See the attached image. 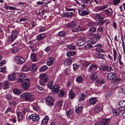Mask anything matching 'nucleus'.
<instances>
[{
    "instance_id": "44",
    "label": "nucleus",
    "mask_w": 125,
    "mask_h": 125,
    "mask_svg": "<svg viewBox=\"0 0 125 125\" xmlns=\"http://www.w3.org/2000/svg\"><path fill=\"white\" fill-rule=\"evenodd\" d=\"M70 12H65L62 14V16L63 17H70Z\"/></svg>"
},
{
    "instance_id": "61",
    "label": "nucleus",
    "mask_w": 125,
    "mask_h": 125,
    "mask_svg": "<svg viewBox=\"0 0 125 125\" xmlns=\"http://www.w3.org/2000/svg\"><path fill=\"white\" fill-rule=\"evenodd\" d=\"M103 30V28L101 26H100L98 28L97 31H98L102 33Z\"/></svg>"
},
{
    "instance_id": "34",
    "label": "nucleus",
    "mask_w": 125,
    "mask_h": 125,
    "mask_svg": "<svg viewBox=\"0 0 125 125\" xmlns=\"http://www.w3.org/2000/svg\"><path fill=\"white\" fill-rule=\"evenodd\" d=\"M83 108L82 106H78L76 109L75 111L77 114H80L82 112Z\"/></svg>"
},
{
    "instance_id": "42",
    "label": "nucleus",
    "mask_w": 125,
    "mask_h": 125,
    "mask_svg": "<svg viewBox=\"0 0 125 125\" xmlns=\"http://www.w3.org/2000/svg\"><path fill=\"white\" fill-rule=\"evenodd\" d=\"M118 105L120 106L125 107V100H121L118 103Z\"/></svg>"
},
{
    "instance_id": "15",
    "label": "nucleus",
    "mask_w": 125,
    "mask_h": 125,
    "mask_svg": "<svg viewBox=\"0 0 125 125\" xmlns=\"http://www.w3.org/2000/svg\"><path fill=\"white\" fill-rule=\"evenodd\" d=\"M30 59L33 62H36L37 61L36 54L34 53H31V54Z\"/></svg>"
},
{
    "instance_id": "5",
    "label": "nucleus",
    "mask_w": 125,
    "mask_h": 125,
    "mask_svg": "<svg viewBox=\"0 0 125 125\" xmlns=\"http://www.w3.org/2000/svg\"><path fill=\"white\" fill-rule=\"evenodd\" d=\"M14 61L17 64H21L25 62V60L20 56H17L15 57Z\"/></svg>"
},
{
    "instance_id": "21",
    "label": "nucleus",
    "mask_w": 125,
    "mask_h": 125,
    "mask_svg": "<svg viewBox=\"0 0 125 125\" xmlns=\"http://www.w3.org/2000/svg\"><path fill=\"white\" fill-rule=\"evenodd\" d=\"M116 76V75L114 73H109L107 76V78L108 79L111 80L114 79Z\"/></svg>"
},
{
    "instance_id": "48",
    "label": "nucleus",
    "mask_w": 125,
    "mask_h": 125,
    "mask_svg": "<svg viewBox=\"0 0 125 125\" xmlns=\"http://www.w3.org/2000/svg\"><path fill=\"white\" fill-rule=\"evenodd\" d=\"M33 108L34 110L36 111H37L39 109V108L37 104H33Z\"/></svg>"
},
{
    "instance_id": "20",
    "label": "nucleus",
    "mask_w": 125,
    "mask_h": 125,
    "mask_svg": "<svg viewBox=\"0 0 125 125\" xmlns=\"http://www.w3.org/2000/svg\"><path fill=\"white\" fill-rule=\"evenodd\" d=\"M24 73H21L19 74L18 76V81L19 82H21L24 80L23 78L25 77Z\"/></svg>"
},
{
    "instance_id": "4",
    "label": "nucleus",
    "mask_w": 125,
    "mask_h": 125,
    "mask_svg": "<svg viewBox=\"0 0 125 125\" xmlns=\"http://www.w3.org/2000/svg\"><path fill=\"white\" fill-rule=\"evenodd\" d=\"M18 35V32L15 30L12 31V34L8 37V40L10 42H13L17 38Z\"/></svg>"
},
{
    "instance_id": "18",
    "label": "nucleus",
    "mask_w": 125,
    "mask_h": 125,
    "mask_svg": "<svg viewBox=\"0 0 125 125\" xmlns=\"http://www.w3.org/2000/svg\"><path fill=\"white\" fill-rule=\"evenodd\" d=\"M16 75L15 73H13L10 74L8 77L9 80L10 81H13L16 79Z\"/></svg>"
},
{
    "instance_id": "29",
    "label": "nucleus",
    "mask_w": 125,
    "mask_h": 125,
    "mask_svg": "<svg viewBox=\"0 0 125 125\" xmlns=\"http://www.w3.org/2000/svg\"><path fill=\"white\" fill-rule=\"evenodd\" d=\"M101 111H102V108H100L99 106L97 105L95 106L94 110V112L97 113Z\"/></svg>"
},
{
    "instance_id": "38",
    "label": "nucleus",
    "mask_w": 125,
    "mask_h": 125,
    "mask_svg": "<svg viewBox=\"0 0 125 125\" xmlns=\"http://www.w3.org/2000/svg\"><path fill=\"white\" fill-rule=\"evenodd\" d=\"M19 49L16 46L13 47L11 49V52L13 53H16L19 51Z\"/></svg>"
},
{
    "instance_id": "55",
    "label": "nucleus",
    "mask_w": 125,
    "mask_h": 125,
    "mask_svg": "<svg viewBox=\"0 0 125 125\" xmlns=\"http://www.w3.org/2000/svg\"><path fill=\"white\" fill-rule=\"evenodd\" d=\"M6 67H0V72L1 73L5 72L6 70Z\"/></svg>"
},
{
    "instance_id": "6",
    "label": "nucleus",
    "mask_w": 125,
    "mask_h": 125,
    "mask_svg": "<svg viewBox=\"0 0 125 125\" xmlns=\"http://www.w3.org/2000/svg\"><path fill=\"white\" fill-rule=\"evenodd\" d=\"M54 99L51 96H49L46 97V103L47 105L51 106L54 104Z\"/></svg>"
},
{
    "instance_id": "59",
    "label": "nucleus",
    "mask_w": 125,
    "mask_h": 125,
    "mask_svg": "<svg viewBox=\"0 0 125 125\" xmlns=\"http://www.w3.org/2000/svg\"><path fill=\"white\" fill-rule=\"evenodd\" d=\"M117 110L118 111H124L125 110V107H121L117 108Z\"/></svg>"
},
{
    "instance_id": "11",
    "label": "nucleus",
    "mask_w": 125,
    "mask_h": 125,
    "mask_svg": "<svg viewBox=\"0 0 125 125\" xmlns=\"http://www.w3.org/2000/svg\"><path fill=\"white\" fill-rule=\"evenodd\" d=\"M97 67V66L96 65L91 64L90 65L88 69V72L91 73L93 71L96 70Z\"/></svg>"
},
{
    "instance_id": "63",
    "label": "nucleus",
    "mask_w": 125,
    "mask_h": 125,
    "mask_svg": "<svg viewBox=\"0 0 125 125\" xmlns=\"http://www.w3.org/2000/svg\"><path fill=\"white\" fill-rule=\"evenodd\" d=\"M12 110L11 108L10 107H8L6 110L5 113L7 114L9 112H12Z\"/></svg>"
},
{
    "instance_id": "16",
    "label": "nucleus",
    "mask_w": 125,
    "mask_h": 125,
    "mask_svg": "<svg viewBox=\"0 0 125 125\" xmlns=\"http://www.w3.org/2000/svg\"><path fill=\"white\" fill-rule=\"evenodd\" d=\"M54 61V59L53 57H50L48 59L47 62V65L48 66H50L52 65Z\"/></svg>"
},
{
    "instance_id": "2",
    "label": "nucleus",
    "mask_w": 125,
    "mask_h": 125,
    "mask_svg": "<svg viewBox=\"0 0 125 125\" xmlns=\"http://www.w3.org/2000/svg\"><path fill=\"white\" fill-rule=\"evenodd\" d=\"M30 81L28 78L24 79V80L22 82V88L24 90L28 89L30 87Z\"/></svg>"
},
{
    "instance_id": "32",
    "label": "nucleus",
    "mask_w": 125,
    "mask_h": 125,
    "mask_svg": "<svg viewBox=\"0 0 125 125\" xmlns=\"http://www.w3.org/2000/svg\"><path fill=\"white\" fill-rule=\"evenodd\" d=\"M76 80L78 83H81L83 81V79L81 76H79L77 77Z\"/></svg>"
},
{
    "instance_id": "47",
    "label": "nucleus",
    "mask_w": 125,
    "mask_h": 125,
    "mask_svg": "<svg viewBox=\"0 0 125 125\" xmlns=\"http://www.w3.org/2000/svg\"><path fill=\"white\" fill-rule=\"evenodd\" d=\"M77 24V23L75 20L72 21L71 22V28L72 27H75Z\"/></svg>"
},
{
    "instance_id": "28",
    "label": "nucleus",
    "mask_w": 125,
    "mask_h": 125,
    "mask_svg": "<svg viewBox=\"0 0 125 125\" xmlns=\"http://www.w3.org/2000/svg\"><path fill=\"white\" fill-rule=\"evenodd\" d=\"M17 118L18 122L22 120L23 118V115L21 113L18 112L17 113Z\"/></svg>"
},
{
    "instance_id": "22",
    "label": "nucleus",
    "mask_w": 125,
    "mask_h": 125,
    "mask_svg": "<svg viewBox=\"0 0 125 125\" xmlns=\"http://www.w3.org/2000/svg\"><path fill=\"white\" fill-rule=\"evenodd\" d=\"M104 13L107 15H111L113 13L112 10L110 8L107 9L104 11Z\"/></svg>"
},
{
    "instance_id": "39",
    "label": "nucleus",
    "mask_w": 125,
    "mask_h": 125,
    "mask_svg": "<svg viewBox=\"0 0 125 125\" xmlns=\"http://www.w3.org/2000/svg\"><path fill=\"white\" fill-rule=\"evenodd\" d=\"M97 57L98 58L102 59L103 60L106 61V59H105V57L103 54L101 53H98L97 54Z\"/></svg>"
},
{
    "instance_id": "57",
    "label": "nucleus",
    "mask_w": 125,
    "mask_h": 125,
    "mask_svg": "<svg viewBox=\"0 0 125 125\" xmlns=\"http://www.w3.org/2000/svg\"><path fill=\"white\" fill-rule=\"evenodd\" d=\"M65 32L63 31L60 32L58 33V35L62 37L65 36Z\"/></svg>"
},
{
    "instance_id": "24",
    "label": "nucleus",
    "mask_w": 125,
    "mask_h": 125,
    "mask_svg": "<svg viewBox=\"0 0 125 125\" xmlns=\"http://www.w3.org/2000/svg\"><path fill=\"white\" fill-rule=\"evenodd\" d=\"M67 56L69 57L68 59H66V63H67L66 65H68L70 64V51H69L68 52H67L66 54Z\"/></svg>"
},
{
    "instance_id": "64",
    "label": "nucleus",
    "mask_w": 125,
    "mask_h": 125,
    "mask_svg": "<svg viewBox=\"0 0 125 125\" xmlns=\"http://www.w3.org/2000/svg\"><path fill=\"white\" fill-rule=\"evenodd\" d=\"M113 112L114 115H118L119 113L117 112V111L116 110H114L113 111Z\"/></svg>"
},
{
    "instance_id": "31",
    "label": "nucleus",
    "mask_w": 125,
    "mask_h": 125,
    "mask_svg": "<svg viewBox=\"0 0 125 125\" xmlns=\"http://www.w3.org/2000/svg\"><path fill=\"white\" fill-rule=\"evenodd\" d=\"M95 18L96 21H101L104 19V18L102 17L99 13L96 14L95 16Z\"/></svg>"
},
{
    "instance_id": "23",
    "label": "nucleus",
    "mask_w": 125,
    "mask_h": 125,
    "mask_svg": "<svg viewBox=\"0 0 125 125\" xmlns=\"http://www.w3.org/2000/svg\"><path fill=\"white\" fill-rule=\"evenodd\" d=\"M2 83V85L3 89L5 90L8 89L9 86V83L6 81L3 82Z\"/></svg>"
},
{
    "instance_id": "43",
    "label": "nucleus",
    "mask_w": 125,
    "mask_h": 125,
    "mask_svg": "<svg viewBox=\"0 0 125 125\" xmlns=\"http://www.w3.org/2000/svg\"><path fill=\"white\" fill-rule=\"evenodd\" d=\"M16 104V101L14 100L10 101L9 103V105L11 106H14Z\"/></svg>"
},
{
    "instance_id": "14",
    "label": "nucleus",
    "mask_w": 125,
    "mask_h": 125,
    "mask_svg": "<svg viewBox=\"0 0 125 125\" xmlns=\"http://www.w3.org/2000/svg\"><path fill=\"white\" fill-rule=\"evenodd\" d=\"M101 69L104 71H110L112 70V68L110 66H102Z\"/></svg>"
},
{
    "instance_id": "35",
    "label": "nucleus",
    "mask_w": 125,
    "mask_h": 125,
    "mask_svg": "<svg viewBox=\"0 0 125 125\" xmlns=\"http://www.w3.org/2000/svg\"><path fill=\"white\" fill-rule=\"evenodd\" d=\"M62 101L60 100L56 102L55 104V105L56 106L59 108H61L62 106Z\"/></svg>"
},
{
    "instance_id": "19",
    "label": "nucleus",
    "mask_w": 125,
    "mask_h": 125,
    "mask_svg": "<svg viewBox=\"0 0 125 125\" xmlns=\"http://www.w3.org/2000/svg\"><path fill=\"white\" fill-rule=\"evenodd\" d=\"M96 74V73L94 72L91 74L90 79L92 80L93 81H94L97 79V76Z\"/></svg>"
},
{
    "instance_id": "7",
    "label": "nucleus",
    "mask_w": 125,
    "mask_h": 125,
    "mask_svg": "<svg viewBox=\"0 0 125 125\" xmlns=\"http://www.w3.org/2000/svg\"><path fill=\"white\" fill-rule=\"evenodd\" d=\"M32 119V120L34 122H37L39 119V116L35 114H32L30 115L27 118V119L30 120Z\"/></svg>"
},
{
    "instance_id": "54",
    "label": "nucleus",
    "mask_w": 125,
    "mask_h": 125,
    "mask_svg": "<svg viewBox=\"0 0 125 125\" xmlns=\"http://www.w3.org/2000/svg\"><path fill=\"white\" fill-rule=\"evenodd\" d=\"M64 95V91L62 90H61L58 94V96L62 97Z\"/></svg>"
},
{
    "instance_id": "26",
    "label": "nucleus",
    "mask_w": 125,
    "mask_h": 125,
    "mask_svg": "<svg viewBox=\"0 0 125 125\" xmlns=\"http://www.w3.org/2000/svg\"><path fill=\"white\" fill-rule=\"evenodd\" d=\"M45 36V34L44 33H41L39 34L37 36V39L39 41L42 40Z\"/></svg>"
},
{
    "instance_id": "17",
    "label": "nucleus",
    "mask_w": 125,
    "mask_h": 125,
    "mask_svg": "<svg viewBox=\"0 0 125 125\" xmlns=\"http://www.w3.org/2000/svg\"><path fill=\"white\" fill-rule=\"evenodd\" d=\"M105 82V80L102 78L100 79L97 80L95 82L96 85H100L104 84Z\"/></svg>"
},
{
    "instance_id": "25",
    "label": "nucleus",
    "mask_w": 125,
    "mask_h": 125,
    "mask_svg": "<svg viewBox=\"0 0 125 125\" xmlns=\"http://www.w3.org/2000/svg\"><path fill=\"white\" fill-rule=\"evenodd\" d=\"M97 101L96 98L95 97H92L89 99V103L92 105H94L95 104Z\"/></svg>"
},
{
    "instance_id": "40",
    "label": "nucleus",
    "mask_w": 125,
    "mask_h": 125,
    "mask_svg": "<svg viewBox=\"0 0 125 125\" xmlns=\"http://www.w3.org/2000/svg\"><path fill=\"white\" fill-rule=\"evenodd\" d=\"M13 93L15 94L19 95L21 93V91L17 89H15L13 90Z\"/></svg>"
},
{
    "instance_id": "1",
    "label": "nucleus",
    "mask_w": 125,
    "mask_h": 125,
    "mask_svg": "<svg viewBox=\"0 0 125 125\" xmlns=\"http://www.w3.org/2000/svg\"><path fill=\"white\" fill-rule=\"evenodd\" d=\"M22 98L24 99L27 101H32L34 99V96L32 94L26 92L23 94L21 95Z\"/></svg>"
},
{
    "instance_id": "46",
    "label": "nucleus",
    "mask_w": 125,
    "mask_h": 125,
    "mask_svg": "<svg viewBox=\"0 0 125 125\" xmlns=\"http://www.w3.org/2000/svg\"><path fill=\"white\" fill-rule=\"evenodd\" d=\"M85 95L84 94H81L79 97V101H81L83 100L85 98Z\"/></svg>"
},
{
    "instance_id": "52",
    "label": "nucleus",
    "mask_w": 125,
    "mask_h": 125,
    "mask_svg": "<svg viewBox=\"0 0 125 125\" xmlns=\"http://www.w3.org/2000/svg\"><path fill=\"white\" fill-rule=\"evenodd\" d=\"M73 69L75 71L76 70L79 68V65H77L76 63L74 64L73 65Z\"/></svg>"
},
{
    "instance_id": "49",
    "label": "nucleus",
    "mask_w": 125,
    "mask_h": 125,
    "mask_svg": "<svg viewBox=\"0 0 125 125\" xmlns=\"http://www.w3.org/2000/svg\"><path fill=\"white\" fill-rule=\"evenodd\" d=\"M37 66L36 65L34 64H32V65L30 67V69L31 70H33L34 71H35L36 70Z\"/></svg>"
},
{
    "instance_id": "51",
    "label": "nucleus",
    "mask_w": 125,
    "mask_h": 125,
    "mask_svg": "<svg viewBox=\"0 0 125 125\" xmlns=\"http://www.w3.org/2000/svg\"><path fill=\"white\" fill-rule=\"evenodd\" d=\"M118 58L119 62V63L120 65H122L123 64V63L121 61V56L120 53H119V55L118 56Z\"/></svg>"
},
{
    "instance_id": "3",
    "label": "nucleus",
    "mask_w": 125,
    "mask_h": 125,
    "mask_svg": "<svg viewBox=\"0 0 125 125\" xmlns=\"http://www.w3.org/2000/svg\"><path fill=\"white\" fill-rule=\"evenodd\" d=\"M93 36H94V37L90 39L92 41H89V42H89V43L92 44H94L96 43V42H97L99 40L101 37L100 35L98 33L94 34V35ZM88 41L89 42V41Z\"/></svg>"
},
{
    "instance_id": "10",
    "label": "nucleus",
    "mask_w": 125,
    "mask_h": 125,
    "mask_svg": "<svg viewBox=\"0 0 125 125\" xmlns=\"http://www.w3.org/2000/svg\"><path fill=\"white\" fill-rule=\"evenodd\" d=\"M40 80L46 82L48 80V78L46 74L45 73L41 74L40 75Z\"/></svg>"
},
{
    "instance_id": "41",
    "label": "nucleus",
    "mask_w": 125,
    "mask_h": 125,
    "mask_svg": "<svg viewBox=\"0 0 125 125\" xmlns=\"http://www.w3.org/2000/svg\"><path fill=\"white\" fill-rule=\"evenodd\" d=\"M119 93L123 94H125V88L124 87L120 88L119 89Z\"/></svg>"
},
{
    "instance_id": "53",
    "label": "nucleus",
    "mask_w": 125,
    "mask_h": 125,
    "mask_svg": "<svg viewBox=\"0 0 125 125\" xmlns=\"http://www.w3.org/2000/svg\"><path fill=\"white\" fill-rule=\"evenodd\" d=\"M53 83V81H51L47 84L48 87L50 89H52V86Z\"/></svg>"
},
{
    "instance_id": "12",
    "label": "nucleus",
    "mask_w": 125,
    "mask_h": 125,
    "mask_svg": "<svg viewBox=\"0 0 125 125\" xmlns=\"http://www.w3.org/2000/svg\"><path fill=\"white\" fill-rule=\"evenodd\" d=\"M59 87L57 85H54L52 89V92L54 94H57L59 90Z\"/></svg>"
},
{
    "instance_id": "50",
    "label": "nucleus",
    "mask_w": 125,
    "mask_h": 125,
    "mask_svg": "<svg viewBox=\"0 0 125 125\" xmlns=\"http://www.w3.org/2000/svg\"><path fill=\"white\" fill-rule=\"evenodd\" d=\"M96 28L94 27L90 28L89 29V31L91 33H94L95 32L96 30Z\"/></svg>"
},
{
    "instance_id": "37",
    "label": "nucleus",
    "mask_w": 125,
    "mask_h": 125,
    "mask_svg": "<svg viewBox=\"0 0 125 125\" xmlns=\"http://www.w3.org/2000/svg\"><path fill=\"white\" fill-rule=\"evenodd\" d=\"M47 67L46 65H44L42 66L39 69L40 72H43L46 71L47 69Z\"/></svg>"
},
{
    "instance_id": "60",
    "label": "nucleus",
    "mask_w": 125,
    "mask_h": 125,
    "mask_svg": "<svg viewBox=\"0 0 125 125\" xmlns=\"http://www.w3.org/2000/svg\"><path fill=\"white\" fill-rule=\"evenodd\" d=\"M87 25L90 27H91L94 26V23L93 22L91 21L87 23Z\"/></svg>"
},
{
    "instance_id": "30",
    "label": "nucleus",
    "mask_w": 125,
    "mask_h": 125,
    "mask_svg": "<svg viewBox=\"0 0 125 125\" xmlns=\"http://www.w3.org/2000/svg\"><path fill=\"white\" fill-rule=\"evenodd\" d=\"M30 70L29 67L26 64L24 65L22 68V70L23 72H27Z\"/></svg>"
},
{
    "instance_id": "58",
    "label": "nucleus",
    "mask_w": 125,
    "mask_h": 125,
    "mask_svg": "<svg viewBox=\"0 0 125 125\" xmlns=\"http://www.w3.org/2000/svg\"><path fill=\"white\" fill-rule=\"evenodd\" d=\"M120 0H113V4L114 5H116L119 3Z\"/></svg>"
},
{
    "instance_id": "33",
    "label": "nucleus",
    "mask_w": 125,
    "mask_h": 125,
    "mask_svg": "<svg viewBox=\"0 0 125 125\" xmlns=\"http://www.w3.org/2000/svg\"><path fill=\"white\" fill-rule=\"evenodd\" d=\"M120 81V79L119 78H116V77L113 79L112 82L114 84L119 83Z\"/></svg>"
},
{
    "instance_id": "8",
    "label": "nucleus",
    "mask_w": 125,
    "mask_h": 125,
    "mask_svg": "<svg viewBox=\"0 0 125 125\" xmlns=\"http://www.w3.org/2000/svg\"><path fill=\"white\" fill-rule=\"evenodd\" d=\"M78 13L81 16H84L88 15L89 13L88 12V10H85L82 8V10L79 9L78 10Z\"/></svg>"
},
{
    "instance_id": "27",
    "label": "nucleus",
    "mask_w": 125,
    "mask_h": 125,
    "mask_svg": "<svg viewBox=\"0 0 125 125\" xmlns=\"http://www.w3.org/2000/svg\"><path fill=\"white\" fill-rule=\"evenodd\" d=\"M49 117L47 115H45L42 121V123L43 124H44L47 123L49 120Z\"/></svg>"
},
{
    "instance_id": "36",
    "label": "nucleus",
    "mask_w": 125,
    "mask_h": 125,
    "mask_svg": "<svg viewBox=\"0 0 125 125\" xmlns=\"http://www.w3.org/2000/svg\"><path fill=\"white\" fill-rule=\"evenodd\" d=\"M91 64L90 62L87 61H84L82 64V66L83 67H86Z\"/></svg>"
},
{
    "instance_id": "62",
    "label": "nucleus",
    "mask_w": 125,
    "mask_h": 125,
    "mask_svg": "<svg viewBox=\"0 0 125 125\" xmlns=\"http://www.w3.org/2000/svg\"><path fill=\"white\" fill-rule=\"evenodd\" d=\"M75 94L73 91L71 90V99L73 98L75 96Z\"/></svg>"
},
{
    "instance_id": "9",
    "label": "nucleus",
    "mask_w": 125,
    "mask_h": 125,
    "mask_svg": "<svg viewBox=\"0 0 125 125\" xmlns=\"http://www.w3.org/2000/svg\"><path fill=\"white\" fill-rule=\"evenodd\" d=\"M86 42V41L85 40V38H80V40H78L76 43L77 45L79 46H82L85 44Z\"/></svg>"
},
{
    "instance_id": "13",
    "label": "nucleus",
    "mask_w": 125,
    "mask_h": 125,
    "mask_svg": "<svg viewBox=\"0 0 125 125\" xmlns=\"http://www.w3.org/2000/svg\"><path fill=\"white\" fill-rule=\"evenodd\" d=\"M110 119L105 118L102 119L100 122V125H108L110 122Z\"/></svg>"
},
{
    "instance_id": "45",
    "label": "nucleus",
    "mask_w": 125,
    "mask_h": 125,
    "mask_svg": "<svg viewBox=\"0 0 125 125\" xmlns=\"http://www.w3.org/2000/svg\"><path fill=\"white\" fill-rule=\"evenodd\" d=\"M102 47V45L100 44H97L96 45L94 46V47H96V50L98 52Z\"/></svg>"
},
{
    "instance_id": "56",
    "label": "nucleus",
    "mask_w": 125,
    "mask_h": 125,
    "mask_svg": "<svg viewBox=\"0 0 125 125\" xmlns=\"http://www.w3.org/2000/svg\"><path fill=\"white\" fill-rule=\"evenodd\" d=\"M112 94V92L111 91H108L106 93V96L107 97H110L111 96Z\"/></svg>"
}]
</instances>
